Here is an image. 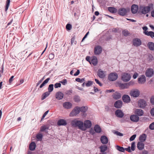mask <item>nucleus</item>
Listing matches in <instances>:
<instances>
[{
    "instance_id": "nucleus-1",
    "label": "nucleus",
    "mask_w": 154,
    "mask_h": 154,
    "mask_svg": "<svg viewBox=\"0 0 154 154\" xmlns=\"http://www.w3.org/2000/svg\"><path fill=\"white\" fill-rule=\"evenodd\" d=\"M72 125L74 127H78L79 129L82 130H85L83 129L84 123L83 122L80 120H77V119H75L72 120L71 122Z\"/></svg>"
},
{
    "instance_id": "nucleus-2",
    "label": "nucleus",
    "mask_w": 154,
    "mask_h": 154,
    "mask_svg": "<svg viewBox=\"0 0 154 154\" xmlns=\"http://www.w3.org/2000/svg\"><path fill=\"white\" fill-rule=\"evenodd\" d=\"M152 6V4L150 5L149 6L146 7L141 6L139 7V11L143 14H146L149 11L151 7Z\"/></svg>"
},
{
    "instance_id": "nucleus-3",
    "label": "nucleus",
    "mask_w": 154,
    "mask_h": 154,
    "mask_svg": "<svg viewBox=\"0 0 154 154\" xmlns=\"http://www.w3.org/2000/svg\"><path fill=\"white\" fill-rule=\"evenodd\" d=\"M130 95L134 97H138L140 94V91L137 89H132L130 92Z\"/></svg>"
},
{
    "instance_id": "nucleus-4",
    "label": "nucleus",
    "mask_w": 154,
    "mask_h": 154,
    "mask_svg": "<svg viewBox=\"0 0 154 154\" xmlns=\"http://www.w3.org/2000/svg\"><path fill=\"white\" fill-rule=\"evenodd\" d=\"M131 78V76L130 74L124 73L122 74V79L124 82L129 81Z\"/></svg>"
},
{
    "instance_id": "nucleus-5",
    "label": "nucleus",
    "mask_w": 154,
    "mask_h": 154,
    "mask_svg": "<svg viewBox=\"0 0 154 154\" xmlns=\"http://www.w3.org/2000/svg\"><path fill=\"white\" fill-rule=\"evenodd\" d=\"M130 9L129 8H120L118 11V14L121 16H124L126 15L128 12L129 11Z\"/></svg>"
},
{
    "instance_id": "nucleus-6",
    "label": "nucleus",
    "mask_w": 154,
    "mask_h": 154,
    "mask_svg": "<svg viewBox=\"0 0 154 154\" xmlns=\"http://www.w3.org/2000/svg\"><path fill=\"white\" fill-rule=\"evenodd\" d=\"M116 86L119 87L121 89H124L129 88L127 83H122L119 82L116 83Z\"/></svg>"
},
{
    "instance_id": "nucleus-7",
    "label": "nucleus",
    "mask_w": 154,
    "mask_h": 154,
    "mask_svg": "<svg viewBox=\"0 0 154 154\" xmlns=\"http://www.w3.org/2000/svg\"><path fill=\"white\" fill-rule=\"evenodd\" d=\"M80 112L79 107L76 106L70 112V116H75L78 114Z\"/></svg>"
},
{
    "instance_id": "nucleus-8",
    "label": "nucleus",
    "mask_w": 154,
    "mask_h": 154,
    "mask_svg": "<svg viewBox=\"0 0 154 154\" xmlns=\"http://www.w3.org/2000/svg\"><path fill=\"white\" fill-rule=\"evenodd\" d=\"M138 104L139 107L144 108L147 105V104L145 100H144L141 99L138 101Z\"/></svg>"
},
{
    "instance_id": "nucleus-9",
    "label": "nucleus",
    "mask_w": 154,
    "mask_h": 154,
    "mask_svg": "<svg viewBox=\"0 0 154 154\" xmlns=\"http://www.w3.org/2000/svg\"><path fill=\"white\" fill-rule=\"evenodd\" d=\"M142 44V42L140 39L135 38L133 40V45L134 46L137 47L140 46Z\"/></svg>"
},
{
    "instance_id": "nucleus-10",
    "label": "nucleus",
    "mask_w": 154,
    "mask_h": 154,
    "mask_svg": "<svg viewBox=\"0 0 154 154\" xmlns=\"http://www.w3.org/2000/svg\"><path fill=\"white\" fill-rule=\"evenodd\" d=\"M102 51V47L99 45L96 46L94 49V53L95 55H98L100 54Z\"/></svg>"
},
{
    "instance_id": "nucleus-11",
    "label": "nucleus",
    "mask_w": 154,
    "mask_h": 154,
    "mask_svg": "<svg viewBox=\"0 0 154 154\" xmlns=\"http://www.w3.org/2000/svg\"><path fill=\"white\" fill-rule=\"evenodd\" d=\"M108 80L110 81H113L116 80V72H111L109 74Z\"/></svg>"
},
{
    "instance_id": "nucleus-12",
    "label": "nucleus",
    "mask_w": 154,
    "mask_h": 154,
    "mask_svg": "<svg viewBox=\"0 0 154 154\" xmlns=\"http://www.w3.org/2000/svg\"><path fill=\"white\" fill-rule=\"evenodd\" d=\"M146 82V78L144 75H140L138 78V82L140 84H143Z\"/></svg>"
},
{
    "instance_id": "nucleus-13",
    "label": "nucleus",
    "mask_w": 154,
    "mask_h": 154,
    "mask_svg": "<svg viewBox=\"0 0 154 154\" xmlns=\"http://www.w3.org/2000/svg\"><path fill=\"white\" fill-rule=\"evenodd\" d=\"M80 111L82 112V116L83 117H85L86 114L85 112L87 111L88 107L86 106H83L80 107Z\"/></svg>"
},
{
    "instance_id": "nucleus-14",
    "label": "nucleus",
    "mask_w": 154,
    "mask_h": 154,
    "mask_svg": "<svg viewBox=\"0 0 154 154\" xmlns=\"http://www.w3.org/2000/svg\"><path fill=\"white\" fill-rule=\"evenodd\" d=\"M55 97L58 100H62L64 94L61 91H58L55 94Z\"/></svg>"
},
{
    "instance_id": "nucleus-15",
    "label": "nucleus",
    "mask_w": 154,
    "mask_h": 154,
    "mask_svg": "<svg viewBox=\"0 0 154 154\" xmlns=\"http://www.w3.org/2000/svg\"><path fill=\"white\" fill-rule=\"evenodd\" d=\"M146 75L148 77H152L154 74L153 70L152 69H148L146 72Z\"/></svg>"
},
{
    "instance_id": "nucleus-16",
    "label": "nucleus",
    "mask_w": 154,
    "mask_h": 154,
    "mask_svg": "<svg viewBox=\"0 0 154 154\" xmlns=\"http://www.w3.org/2000/svg\"><path fill=\"white\" fill-rule=\"evenodd\" d=\"M100 141L103 144H106L108 143V140L107 137L105 135L101 136L100 138Z\"/></svg>"
},
{
    "instance_id": "nucleus-17",
    "label": "nucleus",
    "mask_w": 154,
    "mask_h": 154,
    "mask_svg": "<svg viewBox=\"0 0 154 154\" xmlns=\"http://www.w3.org/2000/svg\"><path fill=\"white\" fill-rule=\"evenodd\" d=\"M67 124L66 121L64 119H60L57 122V125L58 126H65Z\"/></svg>"
},
{
    "instance_id": "nucleus-18",
    "label": "nucleus",
    "mask_w": 154,
    "mask_h": 154,
    "mask_svg": "<svg viewBox=\"0 0 154 154\" xmlns=\"http://www.w3.org/2000/svg\"><path fill=\"white\" fill-rule=\"evenodd\" d=\"M138 9V6L134 4L132 5L131 7V11L132 13L133 14H135L137 13Z\"/></svg>"
},
{
    "instance_id": "nucleus-19",
    "label": "nucleus",
    "mask_w": 154,
    "mask_h": 154,
    "mask_svg": "<svg viewBox=\"0 0 154 154\" xmlns=\"http://www.w3.org/2000/svg\"><path fill=\"white\" fill-rule=\"evenodd\" d=\"M97 74L98 77L101 79L104 78L105 76L104 72L101 70L100 69L98 70Z\"/></svg>"
},
{
    "instance_id": "nucleus-20",
    "label": "nucleus",
    "mask_w": 154,
    "mask_h": 154,
    "mask_svg": "<svg viewBox=\"0 0 154 154\" xmlns=\"http://www.w3.org/2000/svg\"><path fill=\"white\" fill-rule=\"evenodd\" d=\"M72 106V104L70 102H65L63 103V107L66 109H70Z\"/></svg>"
},
{
    "instance_id": "nucleus-21",
    "label": "nucleus",
    "mask_w": 154,
    "mask_h": 154,
    "mask_svg": "<svg viewBox=\"0 0 154 154\" xmlns=\"http://www.w3.org/2000/svg\"><path fill=\"white\" fill-rule=\"evenodd\" d=\"M122 98L123 101L126 103H129L131 101L130 97L127 95H124Z\"/></svg>"
},
{
    "instance_id": "nucleus-22",
    "label": "nucleus",
    "mask_w": 154,
    "mask_h": 154,
    "mask_svg": "<svg viewBox=\"0 0 154 154\" xmlns=\"http://www.w3.org/2000/svg\"><path fill=\"white\" fill-rule=\"evenodd\" d=\"M130 119L133 122H137L139 120V117L136 115H133L131 116Z\"/></svg>"
},
{
    "instance_id": "nucleus-23",
    "label": "nucleus",
    "mask_w": 154,
    "mask_h": 154,
    "mask_svg": "<svg viewBox=\"0 0 154 154\" xmlns=\"http://www.w3.org/2000/svg\"><path fill=\"white\" fill-rule=\"evenodd\" d=\"M85 127L87 128H90L91 126L92 123L91 121L89 120H86L84 122Z\"/></svg>"
},
{
    "instance_id": "nucleus-24",
    "label": "nucleus",
    "mask_w": 154,
    "mask_h": 154,
    "mask_svg": "<svg viewBox=\"0 0 154 154\" xmlns=\"http://www.w3.org/2000/svg\"><path fill=\"white\" fill-rule=\"evenodd\" d=\"M91 64L92 63L94 66H96L97 63V57L94 56L91 57Z\"/></svg>"
},
{
    "instance_id": "nucleus-25",
    "label": "nucleus",
    "mask_w": 154,
    "mask_h": 154,
    "mask_svg": "<svg viewBox=\"0 0 154 154\" xmlns=\"http://www.w3.org/2000/svg\"><path fill=\"white\" fill-rule=\"evenodd\" d=\"M124 114L122 111L120 109L116 110V116L119 118H122Z\"/></svg>"
},
{
    "instance_id": "nucleus-26",
    "label": "nucleus",
    "mask_w": 154,
    "mask_h": 154,
    "mask_svg": "<svg viewBox=\"0 0 154 154\" xmlns=\"http://www.w3.org/2000/svg\"><path fill=\"white\" fill-rule=\"evenodd\" d=\"M134 113L139 116H142L143 114V110L141 109H136Z\"/></svg>"
},
{
    "instance_id": "nucleus-27",
    "label": "nucleus",
    "mask_w": 154,
    "mask_h": 154,
    "mask_svg": "<svg viewBox=\"0 0 154 154\" xmlns=\"http://www.w3.org/2000/svg\"><path fill=\"white\" fill-rule=\"evenodd\" d=\"M94 131H95L97 133H99L101 131L102 129L98 125H95L94 128Z\"/></svg>"
},
{
    "instance_id": "nucleus-28",
    "label": "nucleus",
    "mask_w": 154,
    "mask_h": 154,
    "mask_svg": "<svg viewBox=\"0 0 154 154\" xmlns=\"http://www.w3.org/2000/svg\"><path fill=\"white\" fill-rule=\"evenodd\" d=\"M36 147V144L35 142H32L29 144V149L31 151L34 150Z\"/></svg>"
},
{
    "instance_id": "nucleus-29",
    "label": "nucleus",
    "mask_w": 154,
    "mask_h": 154,
    "mask_svg": "<svg viewBox=\"0 0 154 154\" xmlns=\"http://www.w3.org/2000/svg\"><path fill=\"white\" fill-rule=\"evenodd\" d=\"M144 145L142 142H138L137 144V148L140 150L143 149L144 148Z\"/></svg>"
},
{
    "instance_id": "nucleus-30",
    "label": "nucleus",
    "mask_w": 154,
    "mask_h": 154,
    "mask_svg": "<svg viewBox=\"0 0 154 154\" xmlns=\"http://www.w3.org/2000/svg\"><path fill=\"white\" fill-rule=\"evenodd\" d=\"M99 149H100V152L103 153L107 150V146L105 144L100 146L99 147Z\"/></svg>"
},
{
    "instance_id": "nucleus-31",
    "label": "nucleus",
    "mask_w": 154,
    "mask_h": 154,
    "mask_svg": "<svg viewBox=\"0 0 154 154\" xmlns=\"http://www.w3.org/2000/svg\"><path fill=\"white\" fill-rule=\"evenodd\" d=\"M146 138V135L145 134H143L140 135L139 137V140L141 142H143L145 141Z\"/></svg>"
},
{
    "instance_id": "nucleus-32",
    "label": "nucleus",
    "mask_w": 154,
    "mask_h": 154,
    "mask_svg": "<svg viewBox=\"0 0 154 154\" xmlns=\"http://www.w3.org/2000/svg\"><path fill=\"white\" fill-rule=\"evenodd\" d=\"M49 127L48 126L44 125L41 127L40 131L41 132H43L45 131H46V130L49 129Z\"/></svg>"
},
{
    "instance_id": "nucleus-33",
    "label": "nucleus",
    "mask_w": 154,
    "mask_h": 154,
    "mask_svg": "<svg viewBox=\"0 0 154 154\" xmlns=\"http://www.w3.org/2000/svg\"><path fill=\"white\" fill-rule=\"evenodd\" d=\"M50 94V92L49 91H47L44 93L42 96L41 100H43L45 99Z\"/></svg>"
},
{
    "instance_id": "nucleus-34",
    "label": "nucleus",
    "mask_w": 154,
    "mask_h": 154,
    "mask_svg": "<svg viewBox=\"0 0 154 154\" xmlns=\"http://www.w3.org/2000/svg\"><path fill=\"white\" fill-rule=\"evenodd\" d=\"M50 80V78H48L44 80L42 83L39 86L40 88H42L43 86H45L46 84H47Z\"/></svg>"
},
{
    "instance_id": "nucleus-35",
    "label": "nucleus",
    "mask_w": 154,
    "mask_h": 154,
    "mask_svg": "<svg viewBox=\"0 0 154 154\" xmlns=\"http://www.w3.org/2000/svg\"><path fill=\"white\" fill-rule=\"evenodd\" d=\"M122 102L121 100L116 101V108H120L122 106Z\"/></svg>"
},
{
    "instance_id": "nucleus-36",
    "label": "nucleus",
    "mask_w": 154,
    "mask_h": 154,
    "mask_svg": "<svg viewBox=\"0 0 154 154\" xmlns=\"http://www.w3.org/2000/svg\"><path fill=\"white\" fill-rule=\"evenodd\" d=\"M148 46L150 50H154V43L152 42H149L148 44Z\"/></svg>"
},
{
    "instance_id": "nucleus-37",
    "label": "nucleus",
    "mask_w": 154,
    "mask_h": 154,
    "mask_svg": "<svg viewBox=\"0 0 154 154\" xmlns=\"http://www.w3.org/2000/svg\"><path fill=\"white\" fill-rule=\"evenodd\" d=\"M74 16L75 17L76 19H78L79 18V11L76 12L75 11V9H74L72 12Z\"/></svg>"
},
{
    "instance_id": "nucleus-38",
    "label": "nucleus",
    "mask_w": 154,
    "mask_h": 154,
    "mask_svg": "<svg viewBox=\"0 0 154 154\" xmlns=\"http://www.w3.org/2000/svg\"><path fill=\"white\" fill-rule=\"evenodd\" d=\"M74 100L76 102H78L80 101V97L78 95H75L74 97Z\"/></svg>"
},
{
    "instance_id": "nucleus-39",
    "label": "nucleus",
    "mask_w": 154,
    "mask_h": 154,
    "mask_svg": "<svg viewBox=\"0 0 154 154\" xmlns=\"http://www.w3.org/2000/svg\"><path fill=\"white\" fill-rule=\"evenodd\" d=\"M54 89V85L52 84H50L49 85L48 88V91L51 93L52 92Z\"/></svg>"
},
{
    "instance_id": "nucleus-40",
    "label": "nucleus",
    "mask_w": 154,
    "mask_h": 154,
    "mask_svg": "<svg viewBox=\"0 0 154 154\" xmlns=\"http://www.w3.org/2000/svg\"><path fill=\"white\" fill-rule=\"evenodd\" d=\"M36 137L38 140H42L43 137V135L41 134L38 133L36 135Z\"/></svg>"
},
{
    "instance_id": "nucleus-41",
    "label": "nucleus",
    "mask_w": 154,
    "mask_h": 154,
    "mask_svg": "<svg viewBox=\"0 0 154 154\" xmlns=\"http://www.w3.org/2000/svg\"><path fill=\"white\" fill-rule=\"evenodd\" d=\"M116 149L119 151L124 152H125V149L122 147H121L118 146H116Z\"/></svg>"
},
{
    "instance_id": "nucleus-42",
    "label": "nucleus",
    "mask_w": 154,
    "mask_h": 154,
    "mask_svg": "<svg viewBox=\"0 0 154 154\" xmlns=\"http://www.w3.org/2000/svg\"><path fill=\"white\" fill-rule=\"evenodd\" d=\"M146 35L150 36L152 38L154 37V32L152 31L146 32Z\"/></svg>"
},
{
    "instance_id": "nucleus-43",
    "label": "nucleus",
    "mask_w": 154,
    "mask_h": 154,
    "mask_svg": "<svg viewBox=\"0 0 154 154\" xmlns=\"http://www.w3.org/2000/svg\"><path fill=\"white\" fill-rule=\"evenodd\" d=\"M108 10L112 13H114L116 11V8L114 7H109L108 8Z\"/></svg>"
},
{
    "instance_id": "nucleus-44",
    "label": "nucleus",
    "mask_w": 154,
    "mask_h": 154,
    "mask_svg": "<svg viewBox=\"0 0 154 154\" xmlns=\"http://www.w3.org/2000/svg\"><path fill=\"white\" fill-rule=\"evenodd\" d=\"M93 82L91 81H88L85 83V86L87 87H89L91 86Z\"/></svg>"
},
{
    "instance_id": "nucleus-45",
    "label": "nucleus",
    "mask_w": 154,
    "mask_h": 154,
    "mask_svg": "<svg viewBox=\"0 0 154 154\" xmlns=\"http://www.w3.org/2000/svg\"><path fill=\"white\" fill-rule=\"evenodd\" d=\"M75 80L76 81L78 82L82 83L85 81V78L80 79L78 78L75 79Z\"/></svg>"
},
{
    "instance_id": "nucleus-46",
    "label": "nucleus",
    "mask_w": 154,
    "mask_h": 154,
    "mask_svg": "<svg viewBox=\"0 0 154 154\" xmlns=\"http://www.w3.org/2000/svg\"><path fill=\"white\" fill-rule=\"evenodd\" d=\"M10 0H7L6 1V4L5 7V11H6L8 9L10 3Z\"/></svg>"
},
{
    "instance_id": "nucleus-47",
    "label": "nucleus",
    "mask_w": 154,
    "mask_h": 154,
    "mask_svg": "<svg viewBox=\"0 0 154 154\" xmlns=\"http://www.w3.org/2000/svg\"><path fill=\"white\" fill-rule=\"evenodd\" d=\"M75 37L74 36H73L71 39V45H72L73 43H74L75 44H76V42L75 41Z\"/></svg>"
},
{
    "instance_id": "nucleus-48",
    "label": "nucleus",
    "mask_w": 154,
    "mask_h": 154,
    "mask_svg": "<svg viewBox=\"0 0 154 154\" xmlns=\"http://www.w3.org/2000/svg\"><path fill=\"white\" fill-rule=\"evenodd\" d=\"M66 27L67 30H70L72 28V26L71 24L68 23L66 24Z\"/></svg>"
},
{
    "instance_id": "nucleus-49",
    "label": "nucleus",
    "mask_w": 154,
    "mask_h": 154,
    "mask_svg": "<svg viewBox=\"0 0 154 154\" xmlns=\"http://www.w3.org/2000/svg\"><path fill=\"white\" fill-rule=\"evenodd\" d=\"M61 84L60 83H56L54 85V87L55 88H57L61 87Z\"/></svg>"
},
{
    "instance_id": "nucleus-50",
    "label": "nucleus",
    "mask_w": 154,
    "mask_h": 154,
    "mask_svg": "<svg viewBox=\"0 0 154 154\" xmlns=\"http://www.w3.org/2000/svg\"><path fill=\"white\" fill-rule=\"evenodd\" d=\"M135 143L134 142H133L131 143V149L132 151H134L135 149Z\"/></svg>"
},
{
    "instance_id": "nucleus-51",
    "label": "nucleus",
    "mask_w": 154,
    "mask_h": 154,
    "mask_svg": "<svg viewBox=\"0 0 154 154\" xmlns=\"http://www.w3.org/2000/svg\"><path fill=\"white\" fill-rule=\"evenodd\" d=\"M149 128L151 130H154V122L151 123L149 125Z\"/></svg>"
},
{
    "instance_id": "nucleus-52",
    "label": "nucleus",
    "mask_w": 154,
    "mask_h": 154,
    "mask_svg": "<svg viewBox=\"0 0 154 154\" xmlns=\"http://www.w3.org/2000/svg\"><path fill=\"white\" fill-rule=\"evenodd\" d=\"M122 33L123 35L126 36H127L129 34L128 31L125 30L123 31Z\"/></svg>"
},
{
    "instance_id": "nucleus-53",
    "label": "nucleus",
    "mask_w": 154,
    "mask_h": 154,
    "mask_svg": "<svg viewBox=\"0 0 154 154\" xmlns=\"http://www.w3.org/2000/svg\"><path fill=\"white\" fill-rule=\"evenodd\" d=\"M72 91L71 89L65 92V94L68 95H71Z\"/></svg>"
},
{
    "instance_id": "nucleus-54",
    "label": "nucleus",
    "mask_w": 154,
    "mask_h": 154,
    "mask_svg": "<svg viewBox=\"0 0 154 154\" xmlns=\"http://www.w3.org/2000/svg\"><path fill=\"white\" fill-rule=\"evenodd\" d=\"M121 97V94L119 92H116V99H120Z\"/></svg>"
},
{
    "instance_id": "nucleus-55",
    "label": "nucleus",
    "mask_w": 154,
    "mask_h": 154,
    "mask_svg": "<svg viewBox=\"0 0 154 154\" xmlns=\"http://www.w3.org/2000/svg\"><path fill=\"white\" fill-rule=\"evenodd\" d=\"M95 82H96V83L98 84V85H99L101 87V86H103V84H102L99 81V80H98L97 79H95Z\"/></svg>"
},
{
    "instance_id": "nucleus-56",
    "label": "nucleus",
    "mask_w": 154,
    "mask_h": 154,
    "mask_svg": "<svg viewBox=\"0 0 154 154\" xmlns=\"http://www.w3.org/2000/svg\"><path fill=\"white\" fill-rule=\"evenodd\" d=\"M143 29L144 31V33L145 35H146V32H148V31H147V30L148 29L147 27L146 26L143 27Z\"/></svg>"
},
{
    "instance_id": "nucleus-57",
    "label": "nucleus",
    "mask_w": 154,
    "mask_h": 154,
    "mask_svg": "<svg viewBox=\"0 0 154 154\" xmlns=\"http://www.w3.org/2000/svg\"><path fill=\"white\" fill-rule=\"evenodd\" d=\"M60 82L63 85H65L67 83L66 79H64L62 80Z\"/></svg>"
},
{
    "instance_id": "nucleus-58",
    "label": "nucleus",
    "mask_w": 154,
    "mask_h": 154,
    "mask_svg": "<svg viewBox=\"0 0 154 154\" xmlns=\"http://www.w3.org/2000/svg\"><path fill=\"white\" fill-rule=\"evenodd\" d=\"M49 112V110H47L46 111L45 113L43 114V116H42V117L41 119L42 120L45 117V116L48 114Z\"/></svg>"
},
{
    "instance_id": "nucleus-59",
    "label": "nucleus",
    "mask_w": 154,
    "mask_h": 154,
    "mask_svg": "<svg viewBox=\"0 0 154 154\" xmlns=\"http://www.w3.org/2000/svg\"><path fill=\"white\" fill-rule=\"evenodd\" d=\"M136 136V134L133 135L130 138V141H132L133 140L135 139Z\"/></svg>"
},
{
    "instance_id": "nucleus-60",
    "label": "nucleus",
    "mask_w": 154,
    "mask_h": 154,
    "mask_svg": "<svg viewBox=\"0 0 154 154\" xmlns=\"http://www.w3.org/2000/svg\"><path fill=\"white\" fill-rule=\"evenodd\" d=\"M44 78V77H43L41 79H40L39 81H38V83L36 84V86H38L43 81Z\"/></svg>"
},
{
    "instance_id": "nucleus-61",
    "label": "nucleus",
    "mask_w": 154,
    "mask_h": 154,
    "mask_svg": "<svg viewBox=\"0 0 154 154\" xmlns=\"http://www.w3.org/2000/svg\"><path fill=\"white\" fill-rule=\"evenodd\" d=\"M54 55L53 54H50L49 55V58L50 60L54 58Z\"/></svg>"
},
{
    "instance_id": "nucleus-62",
    "label": "nucleus",
    "mask_w": 154,
    "mask_h": 154,
    "mask_svg": "<svg viewBox=\"0 0 154 154\" xmlns=\"http://www.w3.org/2000/svg\"><path fill=\"white\" fill-rule=\"evenodd\" d=\"M127 83V84H128V85L129 87L131 85H133L134 84V82L133 81H131L130 82H129L128 83Z\"/></svg>"
},
{
    "instance_id": "nucleus-63",
    "label": "nucleus",
    "mask_w": 154,
    "mask_h": 154,
    "mask_svg": "<svg viewBox=\"0 0 154 154\" xmlns=\"http://www.w3.org/2000/svg\"><path fill=\"white\" fill-rule=\"evenodd\" d=\"M150 102L152 104L154 105V96L151 97L150 99Z\"/></svg>"
},
{
    "instance_id": "nucleus-64",
    "label": "nucleus",
    "mask_w": 154,
    "mask_h": 154,
    "mask_svg": "<svg viewBox=\"0 0 154 154\" xmlns=\"http://www.w3.org/2000/svg\"><path fill=\"white\" fill-rule=\"evenodd\" d=\"M150 114L152 116H154V108H152L151 109Z\"/></svg>"
}]
</instances>
